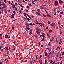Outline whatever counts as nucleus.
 I'll return each mask as SVG.
<instances>
[{
    "instance_id": "1",
    "label": "nucleus",
    "mask_w": 64,
    "mask_h": 64,
    "mask_svg": "<svg viewBox=\"0 0 64 64\" xmlns=\"http://www.w3.org/2000/svg\"><path fill=\"white\" fill-rule=\"evenodd\" d=\"M36 32L38 34V35H40V31L37 28L36 30Z\"/></svg>"
},
{
    "instance_id": "2",
    "label": "nucleus",
    "mask_w": 64,
    "mask_h": 64,
    "mask_svg": "<svg viewBox=\"0 0 64 64\" xmlns=\"http://www.w3.org/2000/svg\"><path fill=\"white\" fill-rule=\"evenodd\" d=\"M2 5L3 6V7L4 8H6V5L5 4L3 3L2 4Z\"/></svg>"
},
{
    "instance_id": "3",
    "label": "nucleus",
    "mask_w": 64,
    "mask_h": 64,
    "mask_svg": "<svg viewBox=\"0 0 64 64\" xmlns=\"http://www.w3.org/2000/svg\"><path fill=\"white\" fill-rule=\"evenodd\" d=\"M55 6H58V1H56L55 2Z\"/></svg>"
},
{
    "instance_id": "4",
    "label": "nucleus",
    "mask_w": 64,
    "mask_h": 64,
    "mask_svg": "<svg viewBox=\"0 0 64 64\" xmlns=\"http://www.w3.org/2000/svg\"><path fill=\"white\" fill-rule=\"evenodd\" d=\"M59 3L60 4H62L63 3V1L61 0H59Z\"/></svg>"
},
{
    "instance_id": "5",
    "label": "nucleus",
    "mask_w": 64,
    "mask_h": 64,
    "mask_svg": "<svg viewBox=\"0 0 64 64\" xmlns=\"http://www.w3.org/2000/svg\"><path fill=\"white\" fill-rule=\"evenodd\" d=\"M40 63V64H43V61L42 60H39Z\"/></svg>"
},
{
    "instance_id": "6",
    "label": "nucleus",
    "mask_w": 64,
    "mask_h": 64,
    "mask_svg": "<svg viewBox=\"0 0 64 64\" xmlns=\"http://www.w3.org/2000/svg\"><path fill=\"white\" fill-rule=\"evenodd\" d=\"M52 40H51V39H50V41H51V42H53V41H54V38L52 37Z\"/></svg>"
},
{
    "instance_id": "7",
    "label": "nucleus",
    "mask_w": 64,
    "mask_h": 64,
    "mask_svg": "<svg viewBox=\"0 0 64 64\" xmlns=\"http://www.w3.org/2000/svg\"><path fill=\"white\" fill-rule=\"evenodd\" d=\"M36 13L39 16H40H40H41V14L39 12H36Z\"/></svg>"
},
{
    "instance_id": "8",
    "label": "nucleus",
    "mask_w": 64,
    "mask_h": 64,
    "mask_svg": "<svg viewBox=\"0 0 64 64\" xmlns=\"http://www.w3.org/2000/svg\"><path fill=\"white\" fill-rule=\"evenodd\" d=\"M12 6H12V7H13V8H14V9H15V8H16V6H15V5H14V4L12 5Z\"/></svg>"
},
{
    "instance_id": "9",
    "label": "nucleus",
    "mask_w": 64,
    "mask_h": 64,
    "mask_svg": "<svg viewBox=\"0 0 64 64\" xmlns=\"http://www.w3.org/2000/svg\"><path fill=\"white\" fill-rule=\"evenodd\" d=\"M26 16H28V17H29V18H30V19H31V16H29V15L28 14H26Z\"/></svg>"
},
{
    "instance_id": "10",
    "label": "nucleus",
    "mask_w": 64,
    "mask_h": 64,
    "mask_svg": "<svg viewBox=\"0 0 64 64\" xmlns=\"http://www.w3.org/2000/svg\"><path fill=\"white\" fill-rule=\"evenodd\" d=\"M10 17L11 18H15V16H14L13 15L11 16Z\"/></svg>"
},
{
    "instance_id": "11",
    "label": "nucleus",
    "mask_w": 64,
    "mask_h": 64,
    "mask_svg": "<svg viewBox=\"0 0 64 64\" xmlns=\"http://www.w3.org/2000/svg\"><path fill=\"white\" fill-rule=\"evenodd\" d=\"M55 25V24L54 23L52 24H51V26H52V27H54Z\"/></svg>"
},
{
    "instance_id": "12",
    "label": "nucleus",
    "mask_w": 64,
    "mask_h": 64,
    "mask_svg": "<svg viewBox=\"0 0 64 64\" xmlns=\"http://www.w3.org/2000/svg\"><path fill=\"white\" fill-rule=\"evenodd\" d=\"M45 56L46 57H47V56H48V53H47V52H46L45 54Z\"/></svg>"
},
{
    "instance_id": "13",
    "label": "nucleus",
    "mask_w": 64,
    "mask_h": 64,
    "mask_svg": "<svg viewBox=\"0 0 64 64\" xmlns=\"http://www.w3.org/2000/svg\"><path fill=\"white\" fill-rule=\"evenodd\" d=\"M5 37L6 38H8V34L6 35L5 36Z\"/></svg>"
},
{
    "instance_id": "14",
    "label": "nucleus",
    "mask_w": 64,
    "mask_h": 64,
    "mask_svg": "<svg viewBox=\"0 0 64 64\" xmlns=\"http://www.w3.org/2000/svg\"><path fill=\"white\" fill-rule=\"evenodd\" d=\"M32 3L34 4V5H35V3L34 2V1L32 0Z\"/></svg>"
},
{
    "instance_id": "15",
    "label": "nucleus",
    "mask_w": 64,
    "mask_h": 64,
    "mask_svg": "<svg viewBox=\"0 0 64 64\" xmlns=\"http://www.w3.org/2000/svg\"><path fill=\"white\" fill-rule=\"evenodd\" d=\"M4 12H5V13H7V10H6V9H5Z\"/></svg>"
},
{
    "instance_id": "16",
    "label": "nucleus",
    "mask_w": 64,
    "mask_h": 64,
    "mask_svg": "<svg viewBox=\"0 0 64 64\" xmlns=\"http://www.w3.org/2000/svg\"><path fill=\"white\" fill-rule=\"evenodd\" d=\"M30 27V26L29 25L28 26H26V28H29Z\"/></svg>"
},
{
    "instance_id": "17",
    "label": "nucleus",
    "mask_w": 64,
    "mask_h": 64,
    "mask_svg": "<svg viewBox=\"0 0 64 64\" xmlns=\"http://www.w3.org/2000/svg\"><path fill=\"white\" fill-rule=\"evenodd\" d=\"M24 16H26V14L25 13H24Z\"/></svg>"
},
{
    "instance_id": "18",
    "label": "nucleus",
    "mask_w": 64,
    "mask_h": 64,
    "mask_svg": "<svg viewBox=\"0 0 64 64\" xmlns=\"http://www.w3.org/2000/svg\"><path fill=\"white\" fill-rule=\"evenodd\" d=\"M44 40V38H43L42 39V40H41V42H42V41H43Z\"/></svg>"
},
{
    "instance_id": "19",
    "label": "nucleus",
    "mask_w": 64,
    "mask_h": 64,
    "mask_svg": "<svg viewBox=\"0 0 64 64\" xmlns=\"http://www.w3.org/2000/svg\"><path fill=\"white\" fill-rule=\"evenodd\" d=\"M39 45L38 46L40 47V45H41V42H40L38 44Z\"/></svg>"
},
{
    "instance_id": "20",
    "label": "nucleus",
    "mask_w": 64,
    "mask_h": 64,
    "mask_svg": "<svg viewBox=\"0 0 64 64\" xmlns=\"http://www.w3.org/2000/svg\"><path fill=\"white\" fill-rule=\"evenodd\" d=\"M50 55H49V54L48 55V59H49V58L50 57Z\"/></svg>"
},
{
    "instance_id": "21",
    "label": "nucleus",
    "mask_w": 64,
    "mask_h": 64,
    "mask_svg": "<svg viewBox=\"0 0 64 64\" xmlns=\"http://www.w3.org/2000/svg\"><path fill=\"white\" fill-rule=\"evenodd\" d=\"M48 37H50V34H48Z\"/></svg>"
},
{
    "instance_id": "22",
    "label": "nucleus",
    "mask_w": 64,
    "mask_h": 64,
    "mask_svg": "<svg viewBox=\"0 0 64 64\" xmlns=\"http://www.w3.org/2000/svg\"><path fill=\"white\" fill-rule=\"evenodd\" d=\"M42 16H43L44 17H46V15L44 14H43Z\"/></svg>"
},
{
    "instance_id": "23",
    "label": "nucleus",
    "mask_w": 64,
    "mask_h": 64,
    "mask_svg": "<svg viewBox=\"0 0 64 64\" xmlns=\"http://www.w3.org/2000/svg\"><path fill=\"white\" fill-rule=\"evenodd\" d=\"M35 37L37 39V38H38V37L36 35H35Z\"/></svg>"
},
{
    "instance_id": "24",
    "label": "nucleus",
    "mask_w": 64,
    "mask_h": 64,
    "mask_svg": "<svg viewBox=\"0 0 64 64\" xmlns=\"http://www.w3.org/2000/svg\"><path fill=\"white\" fill-rule=\"evenodd\" d=\"M45 64H47V60H46L45 61Z\"/></svg>"
},
{
    "instance_id": "25",
    "label": "nucleus",
    "mask_w": 64,
    "mask_h": 64,
    "mask_svg": "<svg viewBox=\"0 0 64 64\" xmlns=\"http://www.w3.org/2000/svg\"><path fill=\"white\" fill-rule=\"evenodd\" d=\"M29 25H33V24L32 23H30Z\"/></svg>"
},
{
    "instance_id": "26",
    "label": "nucleus",
    "mask_w": 64,
    "mask_h": 64,
    "mask_svg": "<svg viewBox=\"0 0 64 64\" xmlns=\"http://www.w3.org/2000/svg\"><path fill=\"white\" fill-rule=\"evenodd\" d=\"M38 55H37L36 56V59H38Z\"/></svg>"
},
{
    "instance_id": "27",
    "label": "nucleus",
    "mask_w": 64,
    "mask_h": 64,
    "mask_svg": "<svg viewBox=\"0 0 64 64\" xmlns=\"http://www.w3.org/2000/svg\"><path fill=\"white\" fill-rule=\"evenodd\" d=\"M45 11L46 12V14H48V12L47 10H46Z\"/></svg>"
},
{
    "instance_id": "28",
    "label": "nucleus",
    "mask_w": 64,
    "mask_h": 64,
    "mask_svg": "<svg viewBox=\"0 0 64 64\" xmlns=\"http://www.w3.org/2000/svg\"><path fill=\"white\" fill-rule=\"evenodd\" d=\"M52 30H50L49 32H50V33H51V32H52Z\"/></svg>"
},
{
    "instance_id": "29",
    "label": "nucleus",
    "mask_w": 64,
    "mask_h": 64,
    "mask_svg": "<svg viewBox=\"0 0 64 64\" xmlns=\"http://www.w3.org/2000/svg\"><path fill=\"white\" fill-rule=\"evenodd\" d=\"M59 48V46H58L57 48L56 49V50H58Z\"/></svg>"
},
{
    "instance_id": "30",
    "label": "nucleus",
    "mask_w": 64,
    "mask_h": 64,
    "mask_svg": "<svg viewBox=\"0 0 64 64\" xmlns=\"http://www.w3.org/2000/svg\"><path fill=\"white\" fill-rule=\"evenodd\" d=\"M42 37H43V38H45V36L42 35Z\"/></svg>"
},
{
    "instance_id": "31",
    "label": "nucleus",
    "mask_w": 64,
    "mask_h": 64,
    "mask_svg": "<svg viewBox=\"0 0 64 64\" xmlns=\"http://www.w3.org/2000/svg\"><path fill=\"white\" fill-rule=\"evenodd\" d=\"M32 32H30L29 33V34H30V35H32Z\"/></svg>"
},
{
    "instance_id": "32",
    "label": "nucleus",
    "mask_w": 64,
    "mask_h": 64,
    "mask_svg": "<svg viewBox=\"0 0 64 64\" xmlns=\"http://www.w3.org/2000/svg\"><path fill=\"white\" fill-rule=\"evenodd\" d=\"M4 1L5 3H6L7 2V1L6 0H4Z\"/></svg>"
},
{
    "instance_id": "33",
    "label": "nucleus",
    "mask_w": 64,
    "mask_h": 64,
    "mask_svg": "<svg viewBox=\"0 0 64 64\" xmlns=\"http://www.w3.org/2000/svg\"><path fill=\"white\" fill-rule=\"evenodd\" d=\"M13 13L14 14H16V12H15V11H13Z\"/></svg>"
},
{
    "instance_id": "34",
    "label": "nucleus",
    "mask_w": 64,
    "mask_h": 64,
    "mask_svg": "<svg viewBox=\"0 0 64 64\" xmlns=\"http://www.w3.org/2000/svg\"><path fill=\"white\" fill-rule=\"evenodd\" d=\"M28 21H30V18H27Z\"/></svg>"
},
{
    "instance_id": "35",
    "label": "nucleus",
    "mask_w": 64,
    "mask_h": 64,
    "mask_svg": "<svg viewBox=\"0 0 64 64\" xmlns=\"http://www.w3.org/2000/svg\"><path fill=\"white\" fill-rule=\"evenodd\" d=\"M58 24L59 25H60V21L58 22Z\"/></svg>"
},
{
    "instance_id": "36",
    "label": "nucleus",
    "mask_w": 64,
    "mask_h": 64,
    "mask_svg": "<svg viewBox=\"0 0 64 64\" xmlns=\"http://www.w3.org/2000/svg\"><path fill=\"white\" fill-rule=\"evenodd\" d=\"M52 62H53V61L51 60V62H50L51 64H52Z\"/></svg>"
},
{
    "instance_id": "37",
    "label": "nucleus",
    "mask_w": 64,
    "mask_h": 64,
    "mask_svg": "<svg viewBox=\"0 0 64 64\" xmlns=\"http://www.w3.org/2000/svg\"><path fill=\"white\" fill-rule=\"evenodd\" d=\"M56 56L57 57H59V54H57Z\"/></svg>"
},
{
    "instance_id": "38",
    "label": "nucleus",
    "mask_w": 64,
    "mask_h": 64,
    "mask_svg": "<svg viewBox=\"0 0 64 64\" xmlns=\"http://www.w3.org/2000/svg\"><path fill=\"white\" fill-rule=\"evenodd\" d=\"M32 63H33V62H30V64H32Z\"/></svg>"
},
{
    "instance_id": "39",
    "label": "nucleus",
    "mask_w": 64,
    "mask_h": 64,
    "mask_svg": "<svg viewBox=\"0 0 64 64\" xmlns=\"http://www.w3.org/2000/svg\"><path fill=\"white\" fill-rule=\"evenodd\" d=\"M28 5L29 6H31V4H30V3L28 4Z\"/></svg>"
},
{
    "instance_id": "40",
    "label": "nucleus",
    "mask_w": 64,
    "mask_h": 64,
    "mask_svg": "<svg viewBox=\"0 0 64 64\" xmlns=\"http://www.w3.org/2000/svg\"><path fill=\"white\" fill-rule=\"evenodd\" d=\"M48 24H50L51 23V22H48Z\"/></svg>"
},
{
    "instance_id": "41",
    "label": "nucleus",
    "mask_w": 64,
    "mask_h": 64,
    "mask_svg": "<svg viewBox=\"0 0 64 64\" xmlns=\"http://www.w3.org/2000/svg\"><path fill=\"white\" fill-rule=\"evenodd\" d=\"M37 11L38 12H40V10L39 9H38V10Z\"/></svg>"
},
{
    "instance_id": "42",
    "label": "nucleus",
    "mask_w": 64,
    "mask_h": 64,
    "mask_svg": "<svg viewBox=\"0 0 64 64\" xmlns=\"http://www.w3.org/2000/svg\"><path fill=\"white\" fill-rule=\"evenodd\" d=\"M32 18H34V16H32Z\"/></svg>"
},
{
    "instance_id": "43",
    "label": "nucleus",
    "mask_w": 64,
    "mask_h": 64,
    "mask_svg": "<svg viewBox=\"0 0 64 64\" xmlns=\"http://www.w3.org/2000/svg\"><path fill=\"white\" fill-rule=\"evenodd\" d=\"M50 42H49L48 44V46H50Z\"/></svg>"
},
{
    "instance_id": "44",
    "label": "nucleus",
    "mask_w": 64,
    "mask_h": 64,
    "mask_svg": "<svg viewBox=\"0 0 64 64\" xmlns=\"http://www.w3.org/2000/svg\"><path fill=\"white\" fill-rule=\"evenodd\" d=\"M0 36H1V37L2 36V34H0Z\"/></svg>"
},
{
    "instance_id": "45",
    "label": "nucleus",
    "mask_w": 64,
    "mask_h": 64,
    "mask_svg": "<svg viewBox=\"0 0 64 64\" xmlns=\"http://www.w3.org/2000/svg\"><path fill=\"white\" fill-rule=\"evenodd\" d=\"M43 57V56L41 55L40 56V58H41V57Z\"/></svg>"
},
{
    "instance_id": "46",
    "label": "nucleus",
    "mask_w": 64,
    "mask_h": 64,
    "mask_svg": "<svg viewBox=\"0 0 64 64\" xmlns=\"http://www.w3.org/2000/svg\"><path fill=\"white\" fill-rule=\"evenodd\" d=\"M26 24L27 25H29V23H27Z\"/></svg>"
},
{
    "instance_id": "47",
    "label": "nucleus",
    "mask_w": 64,
    "mask_h": 64,
    "mask_svg": "<svg viewBox=\"0 0 64 64\" xmlns=\"http://www.w3.org/2000/svg\"><path fill=\"white\" fill-rule=\"evenodd\" d=\"M63 14V12H60L61 14Z\"/></svg>"
},
{
    "instance_id": "48",
    "label": "nucleus",
    "mask_w": 64,
    "mask_h": 64,
    "mask_svg": "<svg viewBox=\"0 0 64 64\" xmlns=\"http://www.w3.org/2000/svg\"><path fill=\"white\" fill-rule=\"evenodd\" d=\"M62 41V39L61 38L60 40V42H61Z\"/></svg>"
},
{
    "instance_id": "49",
    "label": "nucleus",
    "mask_w": 64,
    "mask_h": 64,
    "mask_svg": "<svg viewBox=\"0 0 64 64\" xmlns=\"http://www.w3.org/2000/svg\"><path fill=\"white\" fill-rule=\"evenodd\" d=\"M8 3L9 4H11V2H10L9 1L8 2Z\"/></svg>"
},
{
    "instance_id": "50",
    "label": "nucleus",
    "mask_w": 64,
    "mask_h": 64,
    "mask_svg": "<svg viewBox=\"0 0 64 64\" xmlns=\"http://www.w3.org/2000/svg\"><path fill=\"white\" fill-rule=\"evenodd\" d=\"M9 48H8V47H7L6 48V50H8Z\"/></svg>"
},
{
    "instance_id": "51",
    "label": "nucleus",
    "mask_w": 64,
    "mask_h": 64,
    "mask_svg": "<svg viewBox=\"0 0 64 64\" xmlns=\"http://www.w3.org/2000/svg\"><path fill=\"white\" fill-rule=\"evenodd\" d=\"M60 34H62V32H60Z\"/></svg>"
},
{
    "instance_id": "52",
    "label": "nucleus",
    "mask_w": 64,
    "mask_h": 64,
    "mask_svg": "<svg viewBox=\"0 0 64 64\" xmlns=\"http://www.w3.org/2000/svg\"><path fill=\"white\" fill-rule=\"evenodd\" d=\"M30 32H32V30H30Z\"/></svg>"
},
{
    "instance_id": "53",
    "label": "nucleus",
    "mask_w": 64,
    "mask_h": 64,
    "mask_svg": "<svg viewBox=\"0 0 64 64\" xmlns=\"http://www.w3.org/2000/svg\"><path fill=\"white\" fill-rule=\"evenodd\" d=\"M42 26L44 27H45V26H44V24H42Z\"/></svg>"
},
{
    "instance_id": "54",
    "label": "nucleus",
    "mask_w": 64,
    "mask_h": 64,
    "mask_svg": "<svg viewBox=\"0 0 64 64\" xmlns=\"http://www.w3.org/2000/svg\"><path fill=\"white\" fill-rule=\"evenodd\" d=\"M27 8H29V6H27Z\"/></svg>"
},
{
    "instance_id": "55",
    "label": "nucleus",
    "mask_w": 64,
    "mask_h": 64,
    "mask_svg": "<svg viewBox=\"0 0 64 64\" xmlns=\"http://www.w3.org/2000/svg\"><path fill=\"white\" fill-rule=\"evenodd\" d=\"M26 31L27 32H28V30H27V28H26Z\"/></svg>"
},
{
    "instance_id": "56",
    "label": "nucleus",
    "mask_w": 64,
    "mask_h": 64,
    "mask_svg": "<svg viewBox=\"0 0 64 64\" xmlns=\"http://www.w3.org/2000/svg\"><path fill=\"white\" fill-rule=\"evenodd\" d=\"M45 34L44 33H43L42 34V35L45 36Z\"/></svg>"
},
{
    "instance_id": "57",
    "label": "nucleus",
    "mask_w": 64,
    "mask_h": 64,
    "mask_svg": "<svg viewBox=\"0 0 64 64\" xmlns=\"http://www.w3.org/2000/svg\"><path fill=\"white\" fill-rule=\"evenodd\" d=\"M30 28H28V30H30Z\"/></svg>"
},
{
    "instance_id": "58",
    "label": "nucleus",
    "mask_w": 64,
    "mask_h": 64,
    "mask_svg": "<svg viewBox=\"0 0 64 64\" xmlns=\"http://www.w3.org/2000/svg\"><path fill=\"white\" fill-rule=\"evenodd\" d=\"M26 12H29V11H28V10H26Z\"/></svg>"
},
{
    "instance_id": "59",
    "label": "nucleus",
    "mask_w": 64,
    "mask_h": 64,
    "mask_svg": "<svg viewBox=\"0 0 64 64\" xmlns=\"http://www.w3.org/2000/svg\"><path fill=\"white\" fill-rule=\"evenodd\" d=\"M51 52H50V54H49V55H51Z\"/></svg>"
},
{
    "instance_id": "60",
    "label": "nucleus",
    "mask_w": 64,
    "mask_h": 64,
    "mask_svg": "<svg viewBox=\"0 0 64 64\" xmlns=\"http://www.w3.org/2000/svg\"><path fill=\"white\" fill-rule=\"evenodd\" d=\"M58 13H60V11L59 10L58 11Z\"/></svg>"
},
{
    "instance_id": "61",
    "label": "nucleus",
    "mask_w": 64,
    "mask_h": 64,
    "mask_svg": "<svg viewBox=\"0 0 64 64\" xmlns=\"http://www.w3.org/2000/svg\"><path fill=\"white\" fill-rule=\"evenodd\" d=\"M49 14H48V15H47V16H48V17H49Z\"/></svg>"
},
{
    "instance_id": "62",
    "label": "nucleus",
    "mask_w": 64,
    "mask_h": 64,
    "mask_svg": "<svg viewBox=\"0 0 64 64\" xmlns=\"http://www.w3.org/2000/svg\"><path fill=\"white\" fill-rule=\"evenodd\" d=\"M62 55H63L64 54V52H62Z\"/></svg>"
},
{
    "instance_id": "63",
    "label": "nucleus",
    "mask_w": 64,
    "mask_h": 64,
    "mask_svg": "<svg viewBox=\"0 0 64 64\" xmlns=\"http://www.w3.org/2000/svg\"><path fill=\"white\" fill-rule=\"evenodd\" d=\"M41 47H44V46L43 45H42L41 46Z\"/></svg>"
},
{
    "instance_id": "64",
    "label": "nucleus",
    "mask_w": 64,
    "mask_h": 64,
    "mask_svg": "<svg viewBox=\"0 0 64 64\" xmlns=\"http://www.w3.org/2000/svg\"><path fill=\"white\" fill-rule=\"evenodd\" d=\"M55 64V62H54L52 63V64Z\"/></svg>"
}]
</instances>
